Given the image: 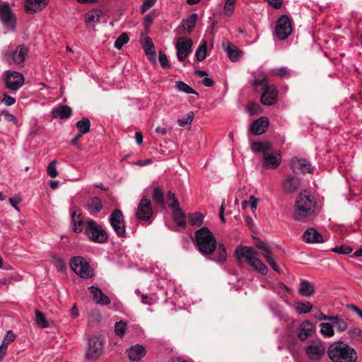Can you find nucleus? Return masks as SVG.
<instances>
[{
	"label": "nucleus",
	"mask_w": 362,
	"mask_h": 362,
	"mask_svg": "<svg viewBox=\"0 0 362 362\" xmlns=\"http://www.w3.org/2000/svg\"><path fill=\"white\" fill-rule=\"evenodd\" d=\"M195 243L199 251L203 255H209L216 249L218 255L211 260L217 263H222L226 260L227 254L225 246L223 244L217 245L213 233L206 227H202L195 233Z\"/></svg>",
	"instance_id": "nucleus-1"
},
{
	"label": "nucleus",
	"mask_w": 362,
	"mask_h": 362,
	"mask_svg": "<svg viewBox=\"0 0 362 362\" xmlns=\"http://www.w3.org/2000/svg\"><path fill=\"white\" fill-rule=\"evenodd\" d=\"M320 207L310 192H300L296 199L293 218L295 221L308 223L313 221L320 214Z\"/></svg>",
	"instance_id": "nucleus-2"
},
{
	"label": "nucleus",
	"mask_w": 362,
	"mask_h": 362,
	"mask_svg": "<svg viewBox=\"0 0 362 362\" xmlns=\"http://www.w3.org/2000/svg\"><path fill=\"white\" fill-rule=\"evenodd\" d=\"M329 358L333 362H356V351L347 342L337 341L331 344L327 349Z\"/></svg>",
	"instance_id": "nucleus-3"
},
{
	"label": "nucleus",
	"mask_w": 362,
	"mask_h": 362,
	"mask_svg": "<svg viewBox=\"0 0 362 362\" xmlns=\"http://www.w3.org/2000/svg\"><path fill=\"white\" fill-rule=\"evenodd\" d=\"M237 257L245 258L251 267L259 273L265 275L268 272L267 267L258 258L257 252L252 247H240L235 250Z\"/></svg>",
	"instance_id": "nucleus-4"
},
{
	"label": "nucleus",
	"mask_w": 362,
	"mask_h": 362,
	"mask_svg": "<svg viewBox=\"0 0 362 362\" xmlns=\"http://www.w3.org/2000/svg\"><path fill=\"white\" fill-rule=\"evenodd\" d=\"M28 49L23 45H12L4 51L3 59L10 65L22 66L28 56Z\"/></svg>",
	"instance_id": "nucleus-5"
},
{
	"label": "nucleus",
	"mask_w": 362,
	"mask_h": 362,
	"mask_svg": "<svg viewBox=\"0 0 362 362\" xmlns=\"http://www.w3.org/2000/svg\"><path fill=\"white\" fill-rule=\"evenodd\" d=\"M84 232L90 241L103 244L108 239V235L103 226L94 220L86 223Z\"/></svg>",
	"instance_id": "nucleus-6"
},
{
	"label": "nucleus",
	"mask_w": 362,
	"mask_h": 362,
	"mask_svg": "<svg viewBox=\"0 0 362 362\" xmlns=\"http://www.w3.org/2000/svg\"><path fill=\"white\" fill-rule=\"evenodd\" d=\"M72 271L83 279H88L93 276V271L88 262L82 257H75L70 261Z\"/></svg>",
	"instance_id": "nucleus-7"
},
{
	"label": "nucleus",
	"mask_w": 362,
	"mask_h": 362,
	"mask_svg": "<svg viewBox=\"0 0 362 362\" xmlns=\"http://www.w3.org/2000/svg\"><path fill=\"white\" fill-rule=\"evenodd\" d=\"M292 33V25L290 18L286 15H281L276 22L275 35L279 40H284Z\"/></svg>",
	"instance_id": "nucleus-8"
},
{
	"label": "nucleus",
	"mask_w": 362,
	"mask_h": 362,
	"mask_svg": "<svg viewBox=\"0 0 362 362\" xmlns=\"http://www.w3.org/2000/svg\"><path fill=\"white\" fill-rule=\"evenodd\" d=\"M0 19L5 33L12 32L16 29V17L8 3L0 6Z\"/></svg>",
	"instance_id": "nucleus-9"
},
{
	"label": "nucleus",
	"mask_w": 362,
	"mask_h": 362,
	"mask_svg": "<svg viewBox=\"0 0 362 362\" xmlns=\"http://www.w3.org/2000/svg\"><path fill=\"white\" fill-rule=\"evenodd\" d=\"M305 352L310 360L319 361L325 354L324 343L320 339L311 341L305 346Z\"/></svg>",
	"instance_id": "nucleus-10"
},
{
	"label": "nucleus",
	"mask_w": 362,
	"mask_h": 362,
	"mask_svg": "<svg viewBox=\"0 0 362 362\" xmlns=\"http://www.w3.org/2000/svg\"><path fill=\"white\" fill-rule=\"evenodd\" d=\"M103 349L104 341L98 337H92L88 341L86 358L92 360L96 359L101 356Z\"/></svg>",
	"instance_id": "nucleus-11"
},
{
	"label": "nucleus",
	"mask_w": 362,
	"mask_h": 362,
	"mask_svg": "<svg viewBox=\"0 0 362 362\" xmlns=\"http://www.w3.org/2000/svg\"><path fill=\"white\" fill-rule=\"evenodd\" d=\"M109 221L117 235L124 237L126 229L122 211L119 209H114L109 217Z\"/></svg>",
	"instance_id": "nucleus-12"
},
{
	"label": "nucleus",
	"mask_w": 362,
	"mask_h": 362,
	"mask_svg": "<svg viewBox=\"0 0 362 362\" xmlns=\"http://www.w3.org/2000/svg\"><path fill=\"white\" fill-rule=\"evenodd\" d=\"M25 82L24 76L18 71H7L5 79L6 86L12 91L18 90Z\"/></svg>",
	"instance_id": "nucleus-13"
},
{
	"label": "nucleus",
	"mask_w": 362,
	"mask_h": 362,
	"mask_svg": "<svg viewBox=\"0 0 362 362\" xmlns=\"http://www.w3.org/2000/svg\"><path fill=\"white\" fill-rule=\"evenodd\" d=\"M281 163L280 153L274 151L272 146L264 153L262 157V167L266 169L277 168Z\"/></svg>",
	"instance_id": "nucleus-14"
},
{
	"label": "nucleus",
	"mask_w": 362,
	"mask_h": 362,
	"mask_svg": "<svg viewBox=\"0 0 362 362\" xmlns=\"http://www.w3.org/2000/svg\"><path fill=\"white\" fill-rule=\"evenodd\" d=\"M192 42L190 39L180 37L177 39L175 48L179 61H184L192 52Z\"/></svg>",
	"instance_id": "nucleus-15"
},
{
	"label": "nucleus",
	"mask_w": 362,
	"mask_h": 362,
	"mask_svg": "<svg viewBox=\"0 0 362 362\" xmlns=\"http://www.w3.org/2000/svg\"><path fill=\"white\" fill-rule=\"evenodd\" d=\"M153 210L150 200L146 198L141 199L136 212L137 218L147 221L151 218Z\"/></svg>",
	"instance_id": "nucleus-16"
},
{
	"label": "nucleus",
	"mask_w": 362,
	"mask_h": 362,
	"mask_svg": "<svg viewBox=\"0 0 362 362\" xmlns=\"http://www.w3.org/2000/svg\"><path fill=\"white\" fill-rule=\"evenodd\" d=\"M278 91L274 85L265 83L261 95V102L264 105H272L276 102Z\"/></svg>",
	"instance_id": "nucleus-17"
},
{
	"label": "nucleus",
	"mask_w": 362,
	"mask_h": 362,
	"mask_svg": "<svg viewBox=\"0 0 362 362\" xmlns=\"http://www.w3.org/2000/svg\"><path fill=\"white\" fill-rule=\"evenodd\" d=\"M290 165L293 172L296 174L313 173L310 163L305 158H293L291 160Z\"/></svg>",
	"instance_id": "nucleus-18"
},
{
	"label": "nucleus",
	"mask_w": 362,
	"mask_h": 362,
	"mask_svg": "<svg viewBox=\"0 0 362 362\" xmlns=\"http://www.w3.org/2000/svg\"><path fill=\"white\" fill-rule=\"evenodd\" d=\"M314 325L310 320L303 321L297 327L296 333L300 341H305L314 333Z\"/></svg>",
	"instance_id": "nucleus-19"
},
{
	"label": "nucleus",
	"mask_w": 362,
	"mask_h": 362,
	"mask_svg": "<svg viewBox=\"0 0 362 362\" xmlns=\"http://www.w3.org/2000/svg\"><path fill=\"white\" fill-rule=\"evenodd\" d=\"M269 124V122L267 117H261L252 123L250 132L253 135H261L267 131Z\"/></svg>",
	"instance_id": "nucleus-20"
},
{
	"label": "nucleus",
	"mask_w": 362,
	"mask_h": 362,
	"mask_svg": "<svg viewBox=\"0 0 362 362\" xmlns=\"http://www.w3.org/2000/svg\"><path fill=\"white\" fill-rule=\"evenodd\" d=\"M303 240L309 244L322 243L323 237L315 228H308L303 234Z\"/></svg>",
	"instance_id": "nucleus-21"
},
{
	"label": "nucleus",
	"mask_w": 362,
	"mask_h": 362,
	"mask_svg": "<svg viewBox=\"0 0 362 362\" xmlns=\"http://www.w3.org/2000/svg\"><path fill=\"white\" fill-rule=\"evenodd\" d=\"M222 45L231 62L238 61L243 54V52L237 46L229 41L226 42V43H223Z\"/></svg>",
	"instance_id": "nucleus-22"
},
{
	"label": "nucleus",
	"mask_w": 362,
	"mask_h": 362,
	"mask_svg": "<svg viewBox=\"0 0 362 362\" xmlns=\"http://www.w3.org/2000/svg\"><path fill=\"white\" fill-rule=\"evenodd\" d=\"M127 353L130 361H140L141 358L146 355V350L144 346L137 344L132 346L127 351Z\"/></svg>",
	"instance_id": "nucleus-23"
},
{
	"label": "nucleus",
	"mask_w": 362,
	"mask_h": 362,
	"mask_svg": "<svg viewBox=\"0 0 362 362\" xmlns=\"http://www.w3.org/2000/svg\"><path fill=\"white\" fill-rule=\"evenodd\" d=\"M91 297L96 303L107 305L110 303V298L98 288L90 286L88 288Z\"/></svg>",
	"instance_id": "nucleus-24"
},
{
	"label": "nucleus",
	"mask_w": 362,
	"mask_h": 362,
	"mask_svg": "<svg viewBox=\"0 0 362 362\" xmlns=\"http://www.w3.org/2000/svg\"><path fill=\"white\" fill-rule=\"evenodd\" d=\"M48 2L49 0H25V9L29 13H37L42 11Z\"/></svg>",
	"instance_id": "nucleus-25"
},
{
	"label": "nucleus",
	"mask_w": 362,
	"mask_h": 362,
	"mask_svg": "<svg viewBox=\"0 0 362 362\" xmlns=\"http://www.w3.org/2000/svg\"><path fill=\"white\" fill-rule=\"evenodd\" d=\"M300 180L294 175H289L282 182V188L286 193H293L299 187Z\"/></svg>",
	"instance_id": "nucleus-26"
},
{
	"label": "nucleus",
	"mask_w": 362,
	"mask_h": 362,
	"mask_svg": "<svg viewBox=\"0 0 362 362\" xmlns=\"http://www.w3.org/2000/svg\"><path fill=\"white\" fill-rule=\"evenodd\" d=\"M71 219L74 232L81 233L83 229V221L82 215L78 209L74 207L71 211Z\"/></svg>",
	"instance_id": "nucleus-27"
},
{
	"label": "nucleus",
	"mask_w": 362,
	"mask_h": 362,
	"mask_svg": "<svg viewBox=\"0 0 362 362\" xmlns=\"http://www.w3.org/2000/svg\"><path fill=\"white\" fill-rule=\"evenodd\" d=\"M86 209L91 216H96L103 209V203L101 199L98 197H92L87 202Z\"/></svg>",
	"instance_id": "nucleus-28"
},
{
	"label": "nucleus",
	"mask_w": 362,
	"mask_h": 362,
	"mask_svg": "<svg viewBox=\"0 0 362 362\" xmlns=\"http://www.w3.org/2000/svg\"><path fill=\"white\" fill-rule=\"evenodd\" d=\"M52 116L60 119H68L71 117L72 110L66 105H61L52 109Z\"/></svg>",
	"instance_id": "nucleus-29"
},
{
	"label": "nucleus",
	"mask_w": 362,
	"mask_h": 362,
	"mask_svg": "<svg viewBox=\"0 0 362 362\" xmlns=\"http://www.w3.org/2000/svg\"><path fill=\"white\" fill-rule=\"evenodd\" d=\"M299 293L305 297L311 296L315 292V288L308 280H303L299 285Z\"/></svg>",
	"instance_id": "nucleus-30"
},
{
	"label": "nucleus",
	"mask_w": 362,
	"mask_h": 362,
	"mask_svg": "<svg viewBox=\"0 0 362 362\" xmlns=\"http://www.w3.org/2000/svg\"><path fill=\"white\" fill-rule=\"evenodd\" d=\"M198 15L197 13H192L189 18L182 21L181 26L179 28L186 30L187 33L189 34L196 25Z\"/></svg>",
	"instance_id": "nucleus-31"
},
{
	"label": "nucleus",
	"mask_w": 362,
	"mask_h": 362,
	"mask_svg": "<svg viewBox=\"0 0 362 362\" xmlns=\"http://www.w3.org/2000/svg\"><path fill=\"white\" fill-rule=\"evenodd\" d=\"M143 49L144 50L146 55L147 56L148 59L150 61L156 60V54L154 49V45L152 40L149 37H148L145 40L143 45Z\"/></svg>",
	"instance_id": "nucleus-32"
},
{
	"label": "nucleus",
	"mask_w": 362,
	"mask_h": 362,
	"mask_svg": "<svg viewBox=\"0 0 362 362\" xmlns=\"http://www.w3.org/2000/svg\"><path fill=\"white\" fill-rule=\"evenodd\" d=\"M320 328V333L325 337L330 338L334 335V327L330 322H321L319 325Z\"/></svg>",
	"instance_id": "nucleus-33"
},
{
	"label": "nucleus",
	"mask_w": 362,
	"mask_h": 362,
	"mask_svg": "<svg viewBox=\"0 0 362 362\" xmlns=\"http://www.w3.org/2000/svg\"><path fill=\"white\" fill-rule=\"evenodd\" d=\"M135 293L141 298V300L143 304L151 305L155 304L158 300V297L156 294L148 296L141 293L138 289L135 291Z\"/></svg>",
	"instance_id": "nucleus-34"
},
{
	"label": "nucleus",
	"mask_w": 362,
	"mask_h": 362,
	"mask_svg": "<svg viewBox=\"0 0 362 362\" xmlns=\"http://www.w3.org/2000/svg\"><path fill=\"white\" fill-rule=\"evenodd\" d=\"M272 147L271 143L266 141V142H253L251 144V149L254 152H262L263 156L264 155V153Z\"/></svg>",
	"instance_id": "nucleus-35"
},
{
	"label": "nucleus",
	"mask_w": 362,
	"mask_h": 362,
	"mask_svg": "<svg viewBox=\"0 0 362 362\" xmlns=\"http://www.w3.org/2000/svg\"><path fill=\"white\" fill-rule=\"evenodd\" d=\"M331 322L338 332H343L348 328L347 322L338 316H333Z\"/></svg>",
	"instance_id": "nucleus-36"
},
{
	"label": "nucleus",
	"mask_w": 362,
	"mask_h": 362,
	"mask_svg": "<svg viewBox=\"0 0 362 362\" xmlns=\"http://www.w3.org/2000/svg\"><path fill=\"white\" fill-rule=\"evenodd\" d=\"M173 221L180 227L185 228L186 226V216L182 209L173 211Z\"/></svg>",
	"instance_id": "nucleus-37"
},
{
	"label": "nucleus",
	"mask_w": 362,
	"mask_h": 362,
	"mask_svg": "<svg viewBox=\"0 0 362 362\" xmlns=\"http://www.w3.org/2000/svg\"><path fill=\"white\" fill-rule=\"evenodd\" d=\"M271 74L274 76H279L282 78H288L291 76L290 69L286 66H281L272 69Z\"/></svg>",
	"instance_id": "nucleus-38"
},
{
	"label": "nucleus",
	"mask_w": 362,
	"mask_h": 362,
	"mask_svg": "<svg viewBox=\"0 0 362 362\" xmlns=\"http://www.w3.org/2000/svg\"><path fill=\"white\" fill-rule=\"evenodd\" d=\"M76 127L78 129V133H80V134H85L90 131V122L88 118L84 117L77 122Z\"/></svg>",
	"instance_id": "nucleus-39"
},
{
	"label": "nucleus",
	"mask_w": 362,
	"mask_h": 362,
	"mask_svg": "<svg viewBox=\"0 0 362 362\" xmlns=\"http://www.w3.org/2000/svg\"><path fill=\"white\" fill-rule=\"evenodd\" d=\"M175 88L180 92H182L187 94L198 95L195 90H194L192 87L182 81H176Z\"/></svg>",
	"instance_id": "nucleus-40"
},
{
	"label": "nucleus",
	"mask_w": 362,
	"mask_h": 362,
	"mask_svg": "<svg viewBox=\"0 0 362 362\" xmlns=\"http://www.w3.org/2000/svg\"><path fill=\"white\" fill-rule=\"evenodd\" d=\"M313 305L310 302H297L295 305L298 314H306L311 311Z\"/></svg>",
	"instance_id": "nucleus-41"
},
{
	"label": "nucleus",
	"mask_w": 362,
	"mask_h": 362,
	"mask_svg": "<svg viewBox=\"0 0 362 362\" xmlns=\"http://www.w3.org/2000/svg\"><path fill=\"white\" fill-rule=\"evenodd\" d=\"M347 334L349 337L353 341L357 342H362V329L358 327H351Z\"/></svg>",
	"instance_id": "nucleus-42"
},
{
	"label": "nucleus",
	"mask_w": 362,
	"mask_h": 362,
	"mask_svg": "<svg viewBox=\"0 0 362 362\" xmlns=\"http://www.w3.org/2000/svg\"><path fill=\"white\" fill-rule=\"evenodd\" d=\"M35 320L37 326L42 328H47L49 327V323L44 313L40 312L39 310H35Z\"/></svg>",
	"instance_id": "nucleus-43"
},
{
	"label": "nucleus",
	"mask_w": 362,
	"mask_h": 362,
	"mask_svg": "<svg viewBox=\"0 0 362 362\" xmlns=\"http://www.w3.org/2000/svg\"><path fill=\"white\" fill-rule=\"evenodd\" d=\"M206 42L200 45L195 51V58L198 62L203 61L206 57Z\"/></svg>",
	"instance_id": "nucleus-44"
},
{
	"label": "nucleus",
	"mask_w": 362,
	"mask_h": 362,
	"mask_svg": "<svg viewBox=\"0 0 362 362\" xmlns=\"http://www.w3.org/2000/svg\"><path fill=\"white\" fill-rule=\"evenodd\" d=\"M237 0H226L224 6H223V12L224 14L227 16H231L235 11V6Z\"/></svg>",
	"instance_id": "nucleus-45"
},
{
	"label": "nucleus",
	"mask_w": 362,
	"mask_h": 362,
	"mask_svg": "<svg viewBox=\"0 0 362 362\" xmlns=\"http://www.w3.org/2000/svg\"><path fill=\"white\" fill-rule=\"evenodd\" d=\"M127 324L124 321H119L115 324V334L119 337H123L126 333Z\"/></svg>",
	"instance_id": "nucleus-46"
},
{
	"label": "nucleus",
	"mask_w": 362,
	"mask_h": 362,
	"mask_svg": "<svg viewBox=\"0 0 362 362\" xmlns=\"http://www.w3.org/2000/svg\"><path fill=\"white\" fill-rule=\"evenodd\" d=\"M129 37L127 33H122L115 40L114 47L117 49H121L124 45L129 42Z\"/></svg>",
	"instance_id": "nucleus-47"
},
{
	"label": "nucleus",
	"mask_w": 362,
	"mask_h": 362,
	"mask_svg": "<svg viewBox=\"0 0 362 362\" xmlns=\"http://www.w3.org/2000/svg\"><path fill=\"white\" fill-rule=\"evenodd\" d=\"M255 245L257 248L262 250V255L264 257H267L268 255H270L272 252L270 250V249L268 247L267 244L263 242L262 240L257 239L255 243Z\"/></svg>",
	"instance_id": "nucleus-48"
},
{
	"label": "nucleus",
	"mask_w": 362,
	"mask_h": 362,
	"mask_svg": "<svg viewBox=\"0 0 362 362\" xmlns=\"http://www.w3.org/2000/svg\"><path fill=\"white\" fill-rule=\"evenodd\" d=\"M204 216L202 213L197 212L191 215L189 222L192 226H199L203 222Z\"/></svg>",
	"instance_id": "nucleus-49"
},
{
	"label": "nucleus",
	"mask_w": 362,
	"mask_h": 362,
	"mask_svg": "<svg viewBox=\"0 0 362 362\" xmlns=\"http://www.w3.org/2000/svg\"><path fill=\"white\" fill-rule=\"evenodd\" d=\"M274 291L281 298H284L286 297L285 293H289L291 289L283 283H279L274 287Z\"/></svg>",
	"instance_id": "nucleus-50"
},
{
	"label": "nucleus",
	"mask_w": 362,
	"mask_h": 362,
	"mask_svg": "<svg viewBox=\"0 0 362 362\" xmlns=\"http://www.w3.org/2000/svg\"><path fill=\"white\" fill-rule=\"evenodd\" d=\"M153 199L155 202L163 204H164V196L163 192L160 187H156L153 192Z\"/></svg>",
	"instance_id": "nucleus-51"
},
{
	"label": "nucleus",
	"mask_w": 362,
	"mask_h": 362,
	"mask_svg": "<svg viewBox=\"0 0 362 362\" xmlns=\"http://www.w3.org/2000/svg\"><path fill=\"white\" fill-rule=\"evenodd\" d=\"M194 114L193 112H189L186 117L179 119L177 120V124L180 127H185L186 125L191 124L193 121Z\"/></svg>",
	"instance_id": "nucleus-52"
},
{
	"label": "nucleus",
	"mask_w": 362,
	"mask_h": 362,
	"mask_svg": "<svg viewBox=\"0 0 362 362\" xmlns=\"http://www.w3.org/2000/svg\"><path fill=\"white\" fill-rule=\"evenodd\" d=\"M57 161L56 160H52L47 166V172L49 177L54 178L57 176L58 171L57 169Z\"/></svg>",
	"instance_id": "nucleus-53"
},
{
	"label": "nucleus",
	"mask_w": 362,
	"mask_h": 362,
	"mask_svg": "<svg viewBox=\"0 0 362 362\" xmlns=\"http://www.w3.org/2000/svg\"><path fill=\"white\" fill-rule=\"evenodd\" d=\"M15 334L11 330L8 331L4 338L1 346L7 349L8 344L15 339Z\"/></svg>",
	"instance_id": "nucleus-54"
},
{
	"label": "nucleus",
	"mask_w": 362,
	"mask_h": 362,
	"mask_svg": "<svg viewBox=\"0 0 362 362\" xmlns=\"http://www.w3.org/2000/svg\"><path fill=\"white\" fill-rule=\"evenodd\" d=\"M264 259L266 262L271 266L273 270L278 273L281 272L279 266L275 262V258L272 252L270 253V255H268L267 257H265Z\"/></svg>",
	"instance_id": "nucleus-55"
},
{
	"label": "nucleus",
	"mask_w": 362,
	"mask_h": 362,
	"mask_svg": "<svg viewBox=\"0 0 362 362\" xmlns=\"http://www.w3.org/2000/svg\"><path fill=\"white\" fill-rule=\"evenodd\" d=\"M247 111L250 115H257L259 112L261 107L255 102H250L247 105Z\"/></svg>",
	"instance_id": "nucleus-56"
},
{
	"label": "nucleus",
	"mask_w": 362,
	"mask_h": 362,
	"mask_svg": "<svg viewBox=\"0 0 362 362\" xmlns=\"http://www.w3.org/2000/svg\"><path fill=\"white\" fill-rule=\"evenodd\" d=\"M158 60H159V62L161 65V66L163 68V69H168V68H170V64L168 63V58H167V56L166 54L162 52V51H160L159 52V57H158Z\"/></svg>",
	"instance_id": "nucleus-57"
},
{
	"label": "nucleus",
	"mask_w": 362,
	"mask_h": 362,
	"mask_svg": "<svg viewBox=\"0 0 362 362\" xmlns=\"http://www.w3.org/2000/svg\"><path fill=\"white\" fill-rule=\"evenodd\" d=\"M332 251L339 254L349 255L352 252V249L349 246H340L334 247Z\"/></svg>",
	"instance_id": "nucleus-58"
},
{
	"label": "nucleus",
	"mask_w": 362,
	"mask_h": 362,
	"mask_svg": "<svg viewBox=\"0 0 362 362\" xmlns=\"http://www.w3.org/2000/svg\"><path fill=\"white\" fill-rule=\"evenodd\" d=\"M156 2V0H145L141 6V12L145 13L148 9L152 7Z\"/></svg>",
	"instance_id": "nucleus-59"
},
{
	"label": "nucleus",
	"mask_w": 362,
	"mask_h": 362,
	"mask_svg": "<svg viewBox=\"0 0 362 362\" xmlns=\"http://www.w3.org/2000/svg\"><path fill=\"white\" fill-rule=\"evenodd\" d=\"M100 16L98 14H94L91 13H86V22L87 23H99Z\"/></svg>",
	"instance_id": "nucleus-60"
},
{
	"label": "nucleus",
	"mask_w": 362,
	"mask_h": 362,
	"mask_svg": "<svg viewBox=\"0 0 362 362\" xmlns=\"http://www.w3.org/2000/svg\"><path fill=\"white\" fill-rule=\"evenodd\" d=\"M2 102L4 103L7 106H11L16 103V98L4 94Z\"/></svg>",
	"instance_id": "nucleus-61"
},
{
	"label": "nucleus",
	"mask_w": 362,
	"mask_h": 362,
	"mask_svg": "<svg viewBox=\"0 0 362 362\" xmlns=\"http://www.w3.org/2000/svg\"><path fill=\"white\" fill-rule=\"evenodd\" d=\"M21 202V197H12L9 199V202L11 206L18 211H19V208L18 207V204Z\"/></svg>",
	"instance_id": "nucleus-62"
},
{
	"label": "nucleus",
	"mask_w": 362,
	"mask_h": 362,
	"mask_svg": "<svg viewBox=\"0 0 362 362\" xmlns=\"http://www.w3.org/2000/svg\"><path fill=\"white\" fill-rule=\"evenodd\" d=\"M214 83H215L214 80L211 78L209 77L208 75L206 76L202 80V84L206 87H212L214 86Z\"/></svg>",
	"instance_id": "nucleus-63"
},
{
	"label": "nucleus",
	"mask_w": 362,
	"mask_h": 362,
	"mask_svg": "<svg viewBox=\"0 0 362 362\" xmlns=\"http://www.w3.org/2000/svg\"><path fill=\"white\" fill-rule=\"evenodd\" d=\"M269 5L276 9H279L281 7L282 0H267Z\"/></svg>",
	"instance_id": "nucleus-64"
}]
</instances>
